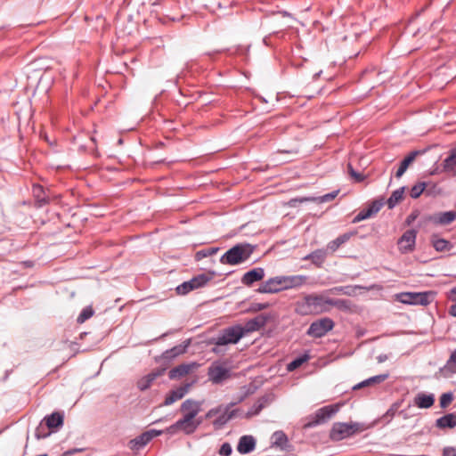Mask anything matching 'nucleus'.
<instances>
[{
  "label": "nucleus",
  "instance_id": "nucleus-1",
  "mask_svg": "<svg viewBox=\"0 0 456 456\" xmlns=\"http://www.w3.org/2000/svg\"><path fill=\"white\" fill-rule=\"evenodd\" d=\"M344 302L342 299L327 298L319 294H308L295 303V312L302 316L320 314L329 311V306H340Z\"/></svg>",
  "mask_w": 456,
  "mask_h": 456
},
{
  "label": "nucleus",
  "instance_id": "nucleus-2",
  "mask_svg": "<svg viewBox=\"0 0 456 456\" xmlns=\"http://www.w3.org/2000/svg\"><path fill=\"white\" fill-rule=\"evenodd\" d=\"M305 275L275 276L263 282L256 289L259 293H278L282 290L301 287L306 282Z\"/></svg>",
  "mask_w": 456,
  "mask_h": 456
},
{
  "label": "nucleus",
  "instance_id": "nucleus-3",
  "mask_svg": "<svg viewBox=\"0 0 456 456\" xmlns=\"http://www.w3.org/2000/svg\"><path fill=\"white\" fill-rule=\"evenodd\" d=\"M256 246L248 243H239L228 249L221 257L223 265H237L249 259L254 253Z\"/></svg>",
  "mask_w": 456,
  "mask_h": 456
},
{
  "label": "nucleus",
  "instance_id": "nucleus-4",
  "mask_svg": "<svg viewBox=\"0 0 456 456\" xmlns=\"http://www.w3.org/2000/svg\"><path fill=\"white\" fill-rule=\"evenodd\" d=\"M339 410L338 404H330L318 409L314 414L310 415L307 421L304 424L305 429L312 428L326 423Z\"/></svg>",
  "mask_w": 456,
  "mask_h": 456
},
{
  "label": "nucleus",
  "instance_id": "nucleus-5",
  "mask_svg": "<svg viewBox=\"0 0 456 456\" xmlns=\"http://www.w3.org/2000/svg\"><path fill=\"white\" fill-rule=\"evenodd\" d=\"M339 410L338 404H330L318 409L314 414L310 415L307 421L304 424L305 429L312 428L326 423Z\"/></svg>",
  "mask_w": 456,
  "mask_h": 456
},
{
  "label": "nucleus",
  "instance_id": "nucleus-6",
  "mask_svg": "<svg viewBox=\"0 0 456 456\" xmlns=\"http://www.w3.org/2000/svg\"><path fill=\"white\" fill-rule=\"evenodd\" d=\"M201 404L200 402L192 399H187L181 404L180 409L183 412V418L180 419L182 420L181 423L184 424L188 431H191L195 428L192 419H195L201 411Z\"/></svg>",
  "mask_w": 456,
  "mask_h": 456
},
{
  "label": "nucleus",
  "instance_id": "nucleus-7",
  "mask_svg": "<svg viewBox=\"0 0 456 456\" xmlns=\"http://www.w3.org/2000/svg\"><path fill=\"white\" fill-rule=\"evenodd\" d=\"M244 337L242 325L236 324L227 327L220 331L215 338L216 345L225 346L228 344H236Z\"/></svg>",
  "mask_w": 456,
  "mask_h": 456
},
{
  "label": "nucleus",
  "instance_id": "nucleus-8",
  "mask_svg": "<svg viewBox=\"0 0 456 456\" xmlns=\"http://www.w3.org/2000/svg\"><path fill=\"white\" fill-rule=\"evenodd\" d=\"M214 273H200L192 277L191 280L183 282L176 287V292L179 295H186L191 290L204 287L213 278Z\"/></svg>",
  "mask_w": 456,
  "mask_h": 456
},
{
  "label": "nucleus",
  "instance_id": "nucleus-9",
  "mask_svg": "<svg viewBox=\"0 0 456 456\" xmlns=\"http://www.w3.org/2000/svg\"><path fill=\"white\" fill-rule=\"evenodd\" d=\"M333 327L334 322L329 317H324L313 322L310 324L306 334L310 337L320 338L325 336L330 330H331Z\"/></svg>",
  "mask_w": 456,
  "mask_h": 456
},
{
  "label": "nucleus",
  "instance_id": "nucleus-10",
  "mask_svg": "<svg viewBox=\"0 0 456 456\" xmlns=\"http://www.w3.org/2000/svg\"><path fill=\"white\" fill-rule=\"evenodd\" d=\"M163 430L150 429L134 439H131L128 443V446L132 451H140L146 446L153 438L162 435Z\"/></svg>",
  "mask_w": 456,
  "mask_h": 456
},
{
  "label": "nucleus",
  "instance_id": "nucleus-11",
  "mask_svg": "<svg viewBox=\"0 0 456 456\" xmlns=\"http://www.w3.org/2000/svg\"><path fill=\"white\" fill-rule=\"evenodd\" d=\"M431 297L430 292H405L399 296V300L405 305H428Z\"/></svg>",
  "mask_w": 456,
  "mask_h": 456
},
{
  "label": "nucleus",
  "instance_id": "nucleus-12",
  "mask_svg": "<svg viewBox=\"0 0 456 456\" xmlns=\"http://www.w3.org/2000/svg\"><path fill=\"white\" fill-rule=\"evenodd\" d=\"M357 424L334 423L330 430V437L333 441H340L354 435L356 430Z\"/></svg>",
  "mask_w": 456,
  "mask_h": 456
},
{
  "label": "nucleus",
  "instance_id": "nucleus-13",
  "mask_svg": "<svg viewBox=\"0 0 456 456\" xmlns=\"http://www.w3.org/2000/svg\"><path fill=\"white\" fill-rule=\"evenodd\" d=\"M417 231L410 229L405 231L398 239L397 245L401 253L406 254L415 249Z\"/></svg>",
  "mask_w": 456,
  "mask_h": 456
},
{
  "label": "nucleus",
  "instance_id": "nucleus-14",
  "mask_svg": "<svg viewBox=\"0 0 456 456\" xmlns=\"http://www.w3.org/2000/svg\"><path fill=\"white\" fill-rule=\"evenodd\" d=\"M189 346V342L175 346L166 350L159 357L156 358L157 362L168 365L175 357L184 354Z\"/></svg>",
  "mask_w": 456,
  "mask_h": 456
},
{
  "label": "nucleus",
  "instance_id": "nucleus-15",
  "mask_svg": "<svg viewBox=\"0 0 456 456\" xmlns=\"http://www.w3.org/2000/svg\"><path fill=\"white\" fill-rule=\"evenodd\" d=\"M237 403H231L225 406H223V411L217 414L218 417L213 421V426L216 429L222 428L227 424L229 420L233 419L237 414V410H231Z\"/></svg>",
  "mask_w": 456,
  "mask_h": 456
},
{
  "label": "nucleus",
  "instance_id": "nucleus-16",
  "mask_svg": "<svg viewBox=\"0 0 456 456\" xmlns=\"http://www.w3.org/2000/svg\"><path fill=\"white\" fill-rule=\"evenodd\" d=\"M167 367L164 368H158L153 370L149 374L143 376L137 381V387L141 391H145L148 388H150L152 385V383L159 377L164 375L166 371Z\"/></svg>",
  "mask_w": 456,
  "mask_h": 456
},
{
  "label": "nucleus",
  "instance_id": "nucleus-17",
  "mask_svg": "<svg viewBox=\"0 0 456 456\" xmlns=\"http://www.w3.org/2000/svg\"><path fill=\"white\" fill-rule=\"evenodd\" d=\"M268 316L265 314H258L255 318L248 320L244 326H242V331L244 336L259 330L261 328L265 327L268 321Z\"/></svg>",
  "mask_w": 456,
  "mask_h": 456
},
{
  "label": "nucleus",
  "instance_id": "nucleus-18",
  "mask_svg": "<svg viewBox=\"0 0 456 456\" xmlns=\"http://www.w3.org/2000/svg\"><path fill=\"white\" fill-rule=\"evenodd\" d=\"M265 277V269L256 267L245 273L241 277V283L247 287H251L255 282L262 281Z\"/></svg>",
  "mask_w": 456,
  "mask_h": 456
},
{
  "label": "nucleus",
  "instance_id": "nucleus-19",
  "mask_svg": "<svg viewBox=\"0 0 456 456\" xmlns=\"http://www.w3.org/2000/svg\"><path fill=\"white\" fill-rule=\"evenodd\" d=\"M208 376L213 383L219 384L230 377V370L222 365L211 366Z\"/></svg>",
  "mask_w": 456,
  "mask_h": 456
},
{
  "label": "nucleus",
  "instance_id": "nucleus-20",
  "mask_svg": "<svg viewBox=\"0 0 456 456\" xmlns=\"http://www.w3.org/2000/svg\"><path fill=\"white\" fill-rule=\"evenodd\" d=\"M190 384L182 385L175 389L171 390L165 397V401L163 403L164 405H171L175 402L182 399L189 391Z\"/></svg>",
  "mask_w": 456,
  "mask_h": 456
},
{
  "label": "nucleus",
  "instance_id": "nucleus-21",
  "mask_svg": "<svg viewBox=\"0 0 456 456\" xmlns=\"http://www.w3.org/2000/svg\"><path fill=\"white\" fill-rule=\"evenodd\" d=\"M32 194L35 199L36 208H41L50 203V199L42 185L33 184Z\"/></svg>",
  "mask_w": 456,
  "mask_h": 456
},
{
  "label": "nucleus",
  "instance_id": "nucleus-22",
  "mask_svg": "<svg viewBox=\"0 0 456 456\" xmlns=\"http://www.w3.org/2000/svg\"><path fill=\"white\" fill-rule=\"evenodd\" d=\"M444 173L456 176V146L450 149L448 156L442 162Z\"/></svg>",
  "mask_w": 456,
  "mask_h": 456
},
{
  "label": "nucleus",
  "instance_id": "nucleus-23",
  "mask_svg": "<svg viewBox=\"0 0 456 456\" xmlns=\"http://www.w3.org/2000/svg\"><path fill=\"white\" fill-rule=\"evenodd\" d=\"M196 366V363H183L173 369H171L168 372V377L170 379H179L185 375H187L191 370H192Z\"/></svg>",
  "mask_w": 456,
  "mask_h": 456
},
{
  "label": "nucleus",
  "instance_id": "nucleus-24",
  "mask_svg": "<svg viewBox=\"0 0 456 456\" xmlns=\"http://www.w3.org/2000/svg\"><path fill=\"white\" fill-rule=\"evenodd\" d=\"M256 440L252 436H242L237 444V451L240 454H248L254 451Z\"/></svg>",
  "mask_w": 456,
  "mask_h": 456
},
{
  "label": "nucleus",
  "instance_id": "nucleus-25",
  "mask_svg": "<svg viewBox=\"0 0 456 456\" xmlns=\"http://www.w3.org/2000/svg\"><path fill=\"white\" fill-rule=\"evenodd\" d=\"M435 403L433 394L419 393L414 397V404L420 409H428Z\"/></svg>",
  "mask_w": 456,
  "mask_h": 456
},
{
  "label": "nucleus",
  "instance_id": "nucleus-26",
  "mask_svg": "<svg viewBox=\"0 0 456 456\" xmlns=\"http://www.w3.org/2000/svg\"><path fill=\"white\" fill-rule=\"evenodd\" d=\"M42 422L50 429L61 428L63 425V415L61 412H53L45 416Z\"/></svg>",
  "mask_w": 456,
  "mask_h": 456
},
{
  "label": "nucleus",
  "instance_id": "nucleus-27",
  "mask_svg": "<svg viewBox=\"0 0 456 456\" xmlns=\"http://www.w3.org/2000/svg\"><path fill=\"white\" fill-rule=\"evenodd\" d=\"M420 154L419 151H411L400 163L395 173V176L400 178L407 170L408 167L415 160L416 157Z\"/></svg>",
  "mask_w": 456,
  "mask_h": 456
},
{
  "label": "nucleus",
  "instance_id": "nucleus-28",
  "mask_svg": "<svg viewBox=\"0 0 456 456\" xmlns=\"http://www.w3.org/2000/svg\"><path fill=\"white\" fill-rule=\"evenodd\" d=\"M387 378H388L387 373L376 375V376L370 377V378L354 385L353 387V389L358 390V389L365 387L379 384V383H382L383 381H385Z\"/></svg>",
  "mask_w": 456,
  "mask_h": 456
},
{
  "label": "nucleus",
  "instance_id": "nucleus-29",
  "mask_svg": "<svg viewBox=\"0 0 456 456\" xmlns=\"http://www.w3.org/2000/svg\"><path fill=\"white\" fill-rule=\"evenodd\" d=\"M436 426L439 428H452L456 427V414L448 413L442 416L441 418L436 419Z\"/></svg>",
  "mask_w": 456,
  "mask_h": 456
},
{
  "label": "nucleus",
  "instance_id": "nucleus-30",
  "mask_svg": "<svg viewBox=\"0 0 456 456\" xmlns=\"http://www.w3.org/2000/svg\"><path fill=\"white\" fill-rule=\"evenodd\" d=\"M354 234L355 232H350L339 235L335 240L329 242L328 248L333 252L336 251L341 245L348 241Z\"/></svg>",
  "mask_w": 456,
  "mask_h": 456
},
{
  "label": "nucleus",
  "instance_id": "nucleus-31",
  "mask_svg": "<svg viewBox=\"0 0 456 456\" xmlns=\"http://www.w3.org/2000/svg\"><path fill=\"white\" fill-rule=\"evenodd\" d=\"M326 251L324 249H317L305 256L304 260H310L316 266H321L326 259Z\"/></svg>",
  "mask_w": 456,
  "mask_h": 456
},
{
  "label": "nucleus",
  "instance_id": "nucleus-32",
  "mask_svg": "<svg viewBox=\"0 0 456 456\" xmlns=\"http://www.w3.org/2000/svg\"><path fill=\"white\" fill-rule=\"evenodd\" d=\"M272 438L273 439V446L279 447L281 450L287 449V446L289 445V438L283 431H275L273 434Z\"/></svg>",
  "mask_w": 456,
  "mask_h": 456
},
{
  "label": "nucleus",
  "instance_id": "nucleus-33",
  "mask_svg": "<svg viewBox=\"0 0 456 456\" xmlns=\"http://www.w3.org/2000/svg\"><path fill=\"white\" fill-rule=\"evenodd\" d=\"M441 371L445 375L456 374V349L451 353L445 364L441 368Z\"/></svg>",
  "mask_w": 456,
  "mask_h": 456
},
{
  "label": "nucleus",
  "instance_id": "nucleus-34",
  "mask_svg": "<svg viewBox=\"0 0 456 456\" xmlns=\"http://www.w3.org/2000/svg\"><path fill=\"white\" fill-rule=\"evenodd\" d=\"M431 242L435 249L438 252L448 251L452 248L449 240L438 238L436 235L432 236Z\"/></svg>",
  "mask_w": 456,
  "mask_h": 456
},
{
  "label": "nucleus",
  "instance_id": "nucleus-35",
  "mask_svg": "<svg viewBox=\"0 0 456 456\" xmlns=\"http://www.w3.org/2000/svg\"><path fill=\"white\" fill-rule=\"evenodd\" d=\"M405 187H401L394 191L391 196L387 200V205L389 209L394 208L403 199Z\"/></svg>",
  "mask_w": 456,
  "mask_h": 456
},
{
  "label": "nucleus",
  "instance_id": "nucleus-36",
  "mask_svg": "<svg viewBox=\"0 0 456 456\" xmlns=\"http://www.w3.org/2000/svg\"><path fill=\"white\" fill-rule=\"evenodd\" d=\"M268 402L269 398L267 395L262 396L252 405V407L248 412V415H257L265 407Z\"/></svg>",
  "mask_w": 456,
  "mask_h": 456
},
{
  "label": "nucleus",
  "instance_id": "nucleus-37",
  "mask_svg": "<svg viewBox=\"0 0 456 456\" xmlns=\"http://www.w3.org/2000/svg\"><path fill=\"white\" fill-rule=\"evenodd\" d=\"M456 219V211L442 212L438 215L436 222L440 224H449Z\"/></svg>",
  "mask_w": 456,
  "mask_h": 456
},
{
  "label": "nucleus",
  "instance_id": "nucleus-38",
  "mask_svg": "<svg viewBox=\"0 0 456 456\" xmlns=\"http://www.w3.org/2000/svg\"><path fill=\"white\" fill-rule=\"evenodd\" d=\"M401 406V402L394 403L390 408L386 411V413L382 416V420L386 423H389L392 419L395 417L396 412L398 411Z\"/></svg>",
  "mask_w": 456,
  "mask_h": 456
},
{
  "label": "nucleus",
  "instance_id": "nucleus-39",
  "mask_svg": "<svg viewBox=\"0 0 456 456\" xmlns=\"http://www.w3.org/2000/svg\"><path fill=\"white\" fill-rule=\"evenodd\" d=\"M218 250H219V248H203L195 253L194 258L196 261H200L205 257L215 255Z\"/></svg>",
  "mask_w": 456,
  "mask_h": 456
},
{
  "label": "nucleus",
  "instance_id": "nucleus-40",
  "mask_svg": "<svg viewBox=\"0 0 456 456\" xmlns=\"http://www.w3.org/2000/svg\"><path fill=\"white\" fill-rule=\"evenodd\" d=\"M309 359V356L307 354L300 355L297 358H295L293 361H291L287 365V370L289 371H293L299 368L304 362H305Z\"/></svg>",
  "mask_w": 456,
  "mask_h": 456
},
{
  "label": "nucleus",
  "instance_id": "nucleus-41",
  "mask_svg": "<svg viewBox=\"0 0 456 456\" xmlns=\"http://www.w3.org/2000/svg\"><path fill=\"white\" fill-rule=\"evenodd\" d=\"M182 420L179 419L176 422H175L174 424H172L171 426H169L167 429H166V432L169 435H175L177 431L181 430L183 431L185 435H187V428H185L184 424L183 423H181Z\"/></svg>",
  "mask_w": 456,
  "mask_h": 456
},
{
  "label": "nucleus",
  "instance_id": "nucleus-42",
  "mask_svg": "<svg viewBox=\"0 0 456 456\" xmlns=\"http://www.w3.org/2000/svg\"><path fill=\"white\" fill-rule=\"evenodd\" d=\"M339 191L337 190V191H333L330 193H326L322 196H320L318 198H312V199H304V200H301L300 201H304V200H318V202L320 203H323V202H329V201H331L333 200L338 194Z\"/></svg>",
  "mask_w": 456,
  "mask_h": 456
},
{
  "label": "nucleus",
  "instance_id": "nucleus-43",
  "mask_svg": "<svg viewBox=\"0 0 456 456\" xmlns=\"http://www.w3.org/2000/svg\"><path fill=\"white\" fill-rule=\"evenodd\" d=\"M94 314L92 306L85 307L77 318V323H84L86 321L90 319Z\"/></svg>",
  "mask_w": 456,
  "mask_h": 456
},
{
  "label": "nucleus",
  "instance_id": "nucleus-44",
  "mask_svg": "<svg viewBox=\"0 0 456 456\" xmlns=\"http://www.w3.org/2000/svg\"><path fill=\"white\" fill-rule=\"evenodd\" d=\"M426 186H427V183H424V182H420V183H416L415 185H413L411 187V189L410 191V196L412 199L419 198L422 194L424 190L426 189Z\"/></svg>",
  "mask_w": 456,
  "mask_h": 456
},
{
  "label": "nucleus",
  "instance_id": "nucleus-45",
  "mask_svg": "<svg viewBox=\"0 0 456 456\" xmlns=\"http://www.w3.org/2000/svg\"><path fill=\"white\" fill-rule=\"evenodd\" d=\"M372 216L371 210L367 208L362 209L353 219V223H358Z\"/></svg>",
  "mask_w": 456,
  "mask_h": 456
},
{
  "label": "nucleus",
  "instance_id": "nucleus-46",
  "mask_svg": "<svg viewBox=\"0 0 456 456\" xmlns=\"http://www.w3.org/2000/svg\"><path fill=\"white\" fill-rule=\"evenodd\" d=\"M452 400H453V395L451 392L444 393L440 396V406L442 408H446L452 402Z\"/></svg>",
  "mask_w": 456,
  "mask_h": 456
},
{
  "label": "nucleus",
  "instance_id": "nucleus-47",
  "mask_svg": "<svg viewBox=\"0 0 456 456\" xmlns=\"http://www.w3.org/2000/svg\"><path fill=\"white\" fill-rule=\"evenodd\" d=\"M45 425H43V422L40 423V425L36 428L35 431V436L37 439H44L50 436V432H45Z\"/></svg>",
  "mask_w": 456,
  "mask_h": 456
},
{
  "label": "nucleus",
  "instance_id": "nucleus-48",
  "mask_svg": "<svg viewBox=\"0 0 456 456\" xmlns=\"http://www.w3.org/2000/svg\"><path fill=\"white\" fill-rule=\"evenodd\" d=\"M232 448L229 443H224L218 451V453L221 456H230L232 454Z\"/></svg>",
  "mask_w": 456,
  "mask_h": 456
},
{
  "label": "nucleus",
  "instance_id": "nucleus-49",
  "mask_svg": "<svg viewBox=\"0 0 456 456\" xmlns=\"http://www.w3.org/2000/svg\"><path fill=\"white\" fill-rule=\"evenodd\" d=\"M383 206V202L380 201V200H374L371 202V204L369 205V207L367 208L369 210H371V214L372 216L377 214L380 208H382Z\"/></svg>",
  "mask_w": 456,
  "mask_h": 456
},
{
  "label": "nucleus",
  "instance_id": "nucleus-50",
  "mask_svg": "<svg viewBox=\"0 0 456 456\" xmlns=\"http://www.w3.org/2000/svg\"><path fill=\"white\" fill-rule=\"evenodd\" d=\"M270 306L269 303H252L249 310L252 312H258L265 310Z\"/></svg>",
  "mask_w": 456,
  "mask_h": 456
},
{
  "label": "nucleus",
  "instance_id": "nucleus-51",
  "mask_svg": "<svg viewBox=\"0 0 456 456\" xmlns=\"http://www.w3.org/2000/svg\"><path fill=\"white\" fill-rule=\"evenodd\" d=\"M223 411V405L212 408L205 414V419H211L214 416L219 414Z\"/></svg>",
  "mask_w": 456,
  "mask_h": 456
},
{
  "label": "nucleus",
  "instance_id": "nucleus-52",
  "mask_svg": "<svg viewBox=\"0 0 456 456\" xmlns=\"http://www.w3.org/2000/svg\"><path fill=\"white\" fill-rule=\"evenodd\" d=\"M443 456H456V449L452 446L444 447Z\"/></svg>",
  "mask_w": 456,
  "mask_h": 456
},
{
  "label": "nucleus",
  "instance_id": "nucleus-53",
  "mask_svg": "<svg viewBox=\"0 0 456 456\" xmlns=\"http://www.w3.org/2000/svg\"><path fill=\"white\" fill-rule=\"evenodd\" d=\"M419 216V213L418 211H413L411 212L407 217H406V220H405V224L407 225H411L418 217Z\"/></svg>",
  "mask_w": 456,
  "mask_h": 456
},
{
  "label": "nucleus",
  "instance_id": "nucleus-54",
  "mask_svg": "<svg viewBox=\"0 0 456 456\" xmlns=\"http://www.w3.org/2000/svg\"><path fill=\"white\" fill-rule=\"evenodd\" d=\"M202 421H203L202 417H200L198 419H192V423L194 424L195 428H193V429L191 431H187V435L193 434L197 430L199 426L202 423Z\"/></svg>",
  "mask_w": 456,
  "mask_h": 456
},
{
  "label": "nucleus",
  "instance_id": "nucleus-55",
  "mask_svg": "<svg viewBox=\"0 0 456 456\" xmlns=\"http://www.w3.org/2000/svg\"><path fill=\"white\" fill-rule=\"evenodd\" d=\"M353 178H354V180L358 183L360 182H362L364 180V175L357 171H354L353 173H351L350 175Z\"/></svg>",
  "mask_w": 456,
  "mask_h": 456
},
{
  "label": "nucleus",
  "instance_id": "nucleus-56",
  "mask_svg": "<svg viewBox=\"0 0 456 456\" xmlns=\"http://www.w3.org/2000/svg\"><path fill=\"white\" fill-rule=\"evenodd\" d=\"M441 173H444V170H443V166H436L435 167H433L430 172H429V175H439Z\"/></svg>",
  "mask_w": 456,
  "mask_h": 456
},
{
  "label": "nucleus",
  "instance_id": "nucleus-57",
  "mask_svg": "<svg viewBox=\"0 0 456 456\" xmlns=\"http://www.w3.org/2000/svg\"><path fill=\"white\" fill-rule=\"evenodd\" d=\"M449 314L453 316V317H456V303L452 305L449 308Z\"/></svg>",
  "mask_w": 456,
  "mask_h": 456
},
{
  "label": "nucleus",
  "instance_id": "nucleus-58",
  "mask_svg": "<svg viewBox=\"0 0 456 456\" xmlns=\"http://www.w3.org/2000/svg\"><path fill=\"white\" fill-rule=\"evenodd\" d=\"M81 450H70L65 452V455H72L76 452H80Z\"/></svg>",
  "mask_w": 456,
  "mask_h": 456
},
{
  "label": "nucleus",
  "instance_id": "nucleus-59",
  "mask_svg": "<svg viewBox=\"0 0 456 456\" xmlns=\"http://www.w3.org/2000/svg\"><path fill=\"white\" fill-rule=\"evenodd\" d=\"M354 171L353 166L351 164H348V172H349V175H351V173H353Z\"/></svg>",
  "mask_w": 456,
  "mask_h": 456
},
{
  "label": "nucleus",
  "instance_id": "nucleus-60",
  "mask_svg": "<svg viewBox=\"0 0 456 456\" xmlns=\"http://www.w3.org/2000/svg\"><path fill=\"white\" fill-rule=\"evenodd\" d=\"M451 292H452V294H455L456 295V286L452 289Z\"/></svg>",
  "mask_w": 456,
  "mask_h": 456
},
{
  "label": "nucleus",
  "instance_id": "nucleus-61",
  "mask_svg": "<svg viewBox=\"0 0 456 456\" xmlns=\"http://www.w3.org/2000/svg\"><path fill=\"white\" fill-rule=\"evenodd\" d=\"M220 52L219 51H216L215 53H213V54H216V53H219ZM208 55H212V53H208Z\"/></svg>",
  "mask_w": 456,
  "mask_h": 456
}]
</instances>
